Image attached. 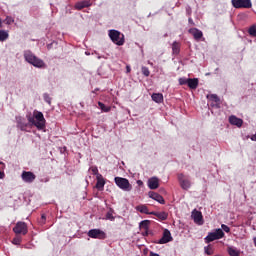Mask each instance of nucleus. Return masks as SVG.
<instances>
[{
  "label": "nucleus",
  "instance_id": "1",
  "mask_svg": "<svg viewBox=\"0 0 256 256\" xmlns=\"http://www.w3.org/2000/svg\"><path fill=\"white\" fill-rule=\"evenodd\" d=\"M28 122L31 125H34L35 128H37L39 131L42 129H45V116L43 115V112H39L37 110H34L33 116L27 115Z\"/></svg>",
  "mask_w": 256,
  "mask_h": 256
},
{
  "label": "nucleus",
  "instance_id": "2",
  "mask_svg": "<svg viewBox=\"0 0 256 256\" xmlns=\"http://www.w3.org/2000/svg\"><path fill=\"white\" fill-rule=\"evenodd\" d=\"M24 58L27 61V63H30V65H33L34 67H38L39 69L45 67V62L43 60L37 58V56H34L31 51H26L24 53Z\"/></svg>",
  "mask_w": 256,
  "mask_h": 256
},
{
  "label": "nucleus",
  "instance_id": "3",
  "mask_svg": "<svg viewBox=\"0 0 256 256\" xmlns=\"http://www.w3.org/2000/svg\"><path fill=\"white\" fill-rule=\"evenodd\" d=\"M225 237V232L223 229L218 228L213 232H209L208 235L204 238L205 243H213V241H217L219 239H223Z\"/></svg>",
  "mask_w": 256,
  "mask_h": 256
},
{
  "label": "nucleus",
  "instance_id": "4",
  "mask_svg": "<svg viewBox=\"0 0 256 256\" xmlns=\"http://www.w3.org/2000/svg\"><path fill=\"white\" fill-rule=\"evenodd\" d=\"M108 35L115 45L121 47V45L125 44V35L121 34V32L117 30H110Z\"/></svg>",
  "mask_w": 256,
  "mask_h": 256
},
{
  "label": "nucleus",
  "instance_id": "5",
  "mask_svg": "<svg viewBox=\"0 0 256 256\" xmlns=\"http://www.w3.org/2000/svg\"><path fill=\"white\" fill-rule=\"evenodd\" d=\"M114 182L119 187V189H122V191H131L133 189V186L131 183H129V180L127 178L123 177H115Z\"/></svg>",
  "mask_w": 256,
  "mask_h": 256
},
{
  "label": "nucleus",
  "instance_id": "6",
  "mask_svg": "<svg viewBox=\"0 0 256 256\" xmlns=\"http://www.w3.org/2000/svg\"><path fill=\"white\" fill-rule=\"evenodd\" d=\"M231 4L234 9H251L253 7L251 0H231Z\"/></svg>",
  "mask_w": 256,
  "mask_h": 256
},
{
  "label": "nucleus",
  "instance_id": "7",
  "mask_svg": "<svg viewBox=\"0 0 256 256\" xmlns=\"http://www.w3.org/2000/svg\"><path fill=\"white\" fill-rule=\"evenodd\" d=\"M87 235L91 239H107V234L101 229H91L88 231Z\"/></svg>",
  "mask_w": 256,
  "mask_h": 256
},
{
  "label": "nucleus",
  "instance_id": "8",
  "mask_svg": "<svg viewBox=\"0 0 256 256\" xmlns=\"http://www.w3.org/2000/svg\"><path fill=\"white\" fill-rule=\"evenodd\" d=\"M21 179L24 181V183H33V181L37 179V176L31 171H23L21 174Z\"/></svg>",
  "mask_w": 256,
  "mask_h": 256
},
{
  "label": "nucleus",
  "instance_id": "9",
  "mask_svg": "<svg viewBox=\"0 0 256 256\" xmlns=\"http://www.w3.org/2000/svg\"><path fill=\"white\" fill-rule=\"evenodd\" d=\"M13 231L16 235H27V224L25 222H18L13 228Z\"/></svg>",
  "mask_w": 256,
  "mask_h": 256
},
{
  "label": "nucleus",
  "instance_id": "10",
  "mask_svg": "<svg viewBox=\"0 0 256 256\" xmlns=\"http://www.w3.org/2000/svg\"><path fill=\"white\" fill-rule=\"evenodd\" d=\"M191 217L194 223H196L197 225H203V214L201 213V211L194 209L192 211Z\"/></svg>",
  "mask_w": 256,
  "mask_h": 256
},
{
  "label": "nucleus",
  "instance_id": "11",
  "mask_svg": "<svg viewBox=\"0 0 256 256\" xmlns=\"http://www.w3.org/2000/svg\"><path fill=\"white\" fill-rule=\"evenodd\" d=\"M16 123H17V127H18V129H20V131H27V127L29 126V124L25 121V118H23L21 116H17Z\"/></svg>",
  "mask_w": 256,
  "mask_h": 256
},
{
  "label": "nucleus",
  "instance_id": "12",
  "mask_svg": "<svg viewBox=\"0 0 256 256\" xmlns=\"http://www.w3.org/2000/svg\"><path fill=\"white\" fill-rule=\"evenodd\" d=\"M178 180L180 182V185H181L182 189L187 190L191 187V181L185 179V175L179 174L178 175Z\"/></svg>",
  "mask_w": 256,
  "mask_h": 256
},
{
  "label": "nucleus",
  "instance_id": "13",
  "mask_svg": "<svg viewBox=\"0 0 256 256\" xmlns=\"http://www.w3.org/2000/svg\"><path fill=\"white\" fill-rule=\"evenodd\" d=\"M150 199H153L154 201H157V203H160L161 205H165V199L161 194L157 192H149L148 193Z\"/></svg>",
  "mask_w": 256,
  "mask_h": 256
},
{
  "label": "nucleus",
  "instance_id": "14",
  "mask_svg": "<svg viewBox=\"0 0 256 256\" xmlns=\"http://www.w3.org/2000/svg\"><path fill=\"white\" fill-rule=\"evenodd\" d=\"M188 33H190V35H193L196 41H200L203 38V32L197 28H190L188 30Z\"/></svg>",
  "mask_w": 256,
  "mask_h": 256
},
{
  "label": "nucleus",
  "instance_id": "15",
  "mask_svg": "<svg viewBox=\"0 0 256 256\" xmlns=\"http://www.w3.org/2000/svg\"><path fill=\"white\" fill-rule=\"evenodd\" d=\"M171 232L167 229L164 230L162 238L158 241L160 245H165V243H169L171 241Z\"/></svg>",
  "mask_w": 256,
  "mask_h": 256
},
{
  "label": "nucleus",
  "instance_id": "16",
  "mask_svg": "<svg viewBox=\"0 0 256 256\" xmlns=\"http://www.w3.org/2000/svg\"><path fill=\"white\" fill-rule=\"evenodd\" d=\"M96 181V189H98L99 191H103L105 187V178H103V175L97 174Z\"/></svg>",
  "mask_w": 256,
  "mask_h": 256
},
{
  "label": "nucleus",
  "instance_id": "17",
  "mask_svg": "<svg viewBox=\"0 0 256 256\" xmlns=\"http://www.w3.org/2000/svg\"><path fill=\"white\" fill-rule=\"evenodd\" d=\"M230 125H236V127H241L243 125V119L238 118L237 116H230L229 117Z\"/></svg>",
  "mask_w": 256,
  "mask_h": 256
},
{
  "label": "nucleus",
  "instance_id": "18",
  "mask_svg": "<svg viewBox=\"0 0 256 256\" xmlns=\"http://www.w3.org/2000/svg\"><path fill=\"white\" fill-rule=\"evenodd\" d=\"M149 189H159V178L152 177L148 180Z\"/></svg>",
  "mask_w": 256,
  "mask_h": 256
},
{
  "label": "nucleus",
  "instance_id": "19",
  "mask_svg": "<svg viewBox=\"0 0 256 256\" xmlns=\"http://www.w3.org/2000/svg\"><path fill=\"white\" fill-rule=\"evenodd\" d=\"M85 7H91V0H83L75 4V9H78L79 11L85 9Z\"/></svg>",
  "mask_w": 256,
  "mask_h": 256
},
{
  "label": "nucleus",
  "instance_id": "20",
  "mask_svg": "<svg viewBox=\"0 0 256 256\" xmlns=\"http://www.w3.org/2000/svg\"><path fill=\"white\" fill-rule=\"evenodd\" d=\"M188 87L189 89H197L199 87V79L198 78H188Z\"/></svg>",
  "mask_w": 256,
  "mask_h": 256
},
{
  "label": "nucleus",
  "instance_id": "21",
  "mask_svg": "<svg viewBox=\"0 0 256 256\" xmlns=\"http://www.w3.org/2000/svg\"><path fill=\"white\" fill-rule=\"evenodd\" d=\"M180 51H181V43H179L177 41L173 42V44H172L173 55H179Z\"/></svg>",
  "mask_w": 256,
  "mask_h": 256
},
{
  "label": "nucleus",
  "instance_id": "22",
  "mask_svg": "<svg viewBox=\"0 0 256 256\" xmlns=\"http://www.w3.org/2000/svg\"><path fill=\"white\" fill-rule=\"evenodd\" d=\"M151 97H152V101H154L155 103H163L162 93H153Z\"/></svg>",
  "mask_w": 256,
  "mask_h": 256
},
{
  "label": "nucleus",
  "instance_id": "23",
  "mask_svg": "<svg viewBox=\"0 0 256 256\" xmlns=\"http://www.w3.org/2000/svg\"><path fill=\"white\" fill-rule=\"evenodd\" d=\"M151 214L155 215L156 217H158V219H161L162 221L167 220V217H169L167 212H156V213H151Z\"/></svg>",
  "mask_w": 256,
  "mask_h": 256
},
{
  "label": "nucleus",
  "instance_id": "24",
  "mask_svg": "<svg viewBox=\"0 0 256 256\" xmlns=\"http://www.w3.org/2000/svg\"><path fill=\"white\" fill-rule=\"evenodd\" d=\"M136 210L140 213H144L145 215H149V208L146 205H139L136 207Z\"/></svg>",
  "mask_w": 256,
  "mask_h": 256
},
{
  "label": "nucleus",
  "instance_id": "25",
  "mask_svg": "<svg viewBox=\"0 0 256 256\" xmlns=\"http://www.w3.org/2000/svg\"><path fill=\"white\" fill-rule=\"evenodd\" d=\"M228 253L230 256H239L241 255V252L237 250V248L229 247L228 248Z\"/></svg>",
  "mask_w": 256,
  "mask_h": 256
},
{
  "label": "nucleus",
  "instance_id": "26",
  "mask_svg": "<svg viewBox=\"0 0 256 256\" xmlns=\"http://www.w3.org/2000/svg\"><path fill=\"white\" fill-rule=\"evenodd\" d=\"M98 105H99L101 111H103L104 113H109V111H111V107L110 106H106L102 102H98Z\"/></svg>",
  "mask_w": 256,
  "mask_h": 256
},
{
  "label": "nucleus",
  "instance_id": "27",
  "mask_svg": "<svg viewBox=\"0 0 256 256\" xmlns=\"http://www.w3.org/2000/svg\"><path fill=\"white\" fill-rule=\"evenodd\" d=\"M9 38V33L5 30H0V41H7Z\"/></svg>",
  "mask_w": 256,
  "mask_h": 256
},
{
  "label": "nucleus",
  "instance_id": "28",
  "mask_svg": "<svg viewBox=\"0 0 256 256\" xmlns=\"http://www.w3.org/2000/svg\"><path fill=\"white\" fill-rule=\"evenodd\" d=\"M140 229H144L145 231H147V229H149V221L148 220L141 221Z\"/></svg>",
  "mask_w": 256,
  "mask_h": 256
},
{
  "label": "nucleus",
  "instance_id": "29",
  "mask_svg": "<svg viewBox=\"0 0 256 256\" xmlns=\"http://www.w3.org/2000/svg\"><path fill=\"white\" fill-rule=\"evenodd\" d=\"M248 33L252 37H256V26L254 25V26L250 27L249 30H248Z\"/></svg>",
  "mask_w": 256,
  "mask_h": 256
},
{
  "label": "nucleus",
  "instance_id": "30",
  "mask_svg": "<svg viewBox=\"0 0 256 256\" xmlns=\"http://www.w3.org/2000/svg\"><path fill=\"white\" fill-rule=\"evenodd\" d=\"M142 74H143L145 77H149V75H151V72L149 71V68L143 66V67H142Z\"/></svg>",
  "mask_w": 256,
  "mask_h": 256
},
{
  "label": "nucleus",
  "instance_id": "31",
  "mask_svg": "<svg viewBox=\"0 0 256 256\" xmlns=\"http://www.w3.org/2000/svg\"><path fill=\"white\" fill-rule=\"evenodd\" d=\"M106 219L108 221H115V217L113 216V212L112 211L107 212Z\"/></svg>",
  "mask_w": 256,
  "mask_h": 256
},
{
  "label": "nucleus",
  "instance_id": "32",
  "mask_svg": "<svg viewBox=\"0 0 256 256\" xmlns=\"http://www.w3.org/2000/svg\"><path fill=\"white\" fill-rule=\"evenodd\" d=\"M179 85H188L189 78H179Z\"/></svg>",
  "mask_w": 256,
  "mask_h": 256
},
{
  "label": "nucleus",
  "instance_id": "33",
  "mask_svg": "<svg viewBox=\"0 0 256 256\" xmlns=\"http://www.w3.org/2000/svg\"><path fill=\"white\" fill-rule=\"evenodd\" d=\"M204 251L206 255H213V248H211V246L204 247Z\"/></svg>",
  "mask_w": 256,
  "mask_h": 256
},
{
  "label": "nucleus",
  "instance_id": "34",
  "mask_svg": "<svg viewBox=\"0 0 256 256\" xmlns=\"http://www.w3.org/2000/svg\"><path fill=\"white\" fill-rule=\"evenodd\" d=\"M6 23L7 25H11V23H15V19H13V17L7 16Z\"/></svg>",
  "mask_w": 256,
  "mask_h": 256
},
{
  "label": "nucleus",
  "instance_id": "35",
  "mask_svg": "<svg viewBox=\"0 0 256 256\" xmlns=\"http://www.w3.org/2000/svg\"><path fill=\"white\" fill-rule=\"evenodd\" d=\"M44 101H46L48 105H51V97H49V94H44Z\"/></svg>",
  "mask_w": 256,
  "mask_h": 256
},
{
  "label": "nucleus",
  "instance_id": "36",
  "mask_svg": "<svg viewBox=\"0 0 256 256\" xmlns=\"http://www.w3.org/2000/svg\"><path fill=\"white\" fill-rule=\"evenodd\" d=\"M45 221H47V217L45 214H42L41 219L39 221L40 225H45Z\"/></svg>",
  "mask_w": 256,
  "mask_h": 256
},
{
  "label": "nucleus",
  "instance_id": "37",
  "mask_svg": "<svg viewBox=\"0 0 256 256\" xmlns=\"http://www.w3.org/2000/svg\"><path fill=\"white\" fill-rule=\"evenodd\" d=\"M221 227H222L223 231H225V233H230L231 228H229V226L222 224Z\"/></svg>",
  "mask_w": 256,
  "mask_h": 256
},
{
  "label": "nucleus",
  "instance_id": "38",
  "mask_svg": "<svg viewBox=\"0 0 256 256\" xmlns=\"http://www.w3.org/2000/svg\"><path fill=\"white\" fill-rule=\"evenodd\" d=\"M210 99L215 101V103H217L219 101V97L217 95H215V94L210 95Z\"/></svg>",
  "mask_w": 256,
  "mask_h": 256
},
{
  "label": "nucleus",
  "instance_id": "39",
  "mask_svg": "<svg viewBox=\"0 0 256 256\" xmlns=\"http://www.w3.org/2000/svg\"><path fill=\"white\" fill-rule=\"evenodd\" d=\"M21 243V238H14L13 239V244L14 245H19Z\"/></svg>",
  "mask_w": 256,
  "mask_h": 256
},
{
  "label": "nucleus",
  "instance_id": "40",
  "mask_svg": "<svg viewBox=\"0 0 256 256\" xmlns=\"http://www.w3.org/2000/svg\"><path fill=\"white\" fill-rule=\"evenodd\" d=\"M92 171H93L94 175H96V177H97V175H100L99 170L97 168H93Z\"/></svg>",
  "mask_w": 256,
  "mask_h": 256
},
{
  "label": "nucleus",
  "instance_id": "41",
  "mask_svg": "<svg viewBox=\"0 0 256 256\" xmlns=\"http://www.w3.org/2000/svg\"><path fill=\"white\" fill-rule=\"evenodd\" d=\"M126 73H131V67L130 66H126Z\"/></svg>",
  "mask_w": 256,
  "mask_h": 256
},
{
  "label": "nucleus",
  "instance_id": "42",
  "mask_svg": "<svg viewBox=\"0 0 256 256\" xmlns=\"http://www.w3.org/2000/svg\"><path fill=\"white\" fill-rule=\"evenodd\" d=\"M3 177H5V173L0 171V179H3Z\"/></svg>",
  "mask_w": 256,
  "mask_h": 256
},
{
  "label": "nucleus",
  "instance_id": "43",
  "mask_svg": "<svg viewBox=\"0 0 256 256\" xmlns=\"http://www.w3.org/2000/svg\"><path fill=\"white\" fill-rule=\"evenodd\" d=\"M188 21H189V23H191L192 25H195V23H193V19H192V18H189Z\"/></svg>",
  "mask_w": 256,
  "mask_h": 256
},
{
  "label": "nucleus",
  "instance_id": "44",
  "mask_svg": "<svg viewBox=\"0 0 256 256\" xmlns=\"http://www.w3.org/2000/svg\"><path fill=\"white\" fill-rule=\"evenodd\" d=\"M137 184H138V185H143V181L138 180V181H137Z\"/></svg>",
  "mask_w": 256,
  "mask_h": 256
},
{
  "label": "nucleus",
  "instance_id": "45",
  "mask_svg": "<svg viewBox=\"0 0 256 256\" xmlns=\"http://www.w3.org/2000/svg\"><path fill=\"white\" fill-rule=\"evenodd\" d=\"M3 27V22L0 19V28Z\"/></svg>",
  "mask_w": 256,
  "mask_h": 256
},
{
  "label": "nucleus",
  "instance_id": "46",
  "mask_svg": "<svg viewBox=\"0 0 256 256\" xmlns=\"http://www.w3.org/2000/svg\"><path fill=\"white\" fill-rule=\"evenodd\" d=\"M255 246H256V239L254 240Z\"/></svg>",
  "mask_w": 256,
  "mask_h": 256
},
{
  "label": "nucleus",
  "instance_id": "47",
  "mask_svg": "<svg viewBox=\"0 0 256 256\" xmlns=\"http://www.w3.org/2000/svg\"><path fill=\"white\" fill-rule=\"evenodd\" d=\"M3 162H0V165L2 164Z\"/></svg>",
  "mask_w": 256,
  "mask_h": 256
}]
</instances>
